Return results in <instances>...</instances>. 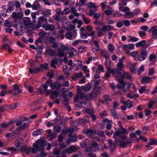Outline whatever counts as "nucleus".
<instances>
[{
    "label": "nucleus",
    "mask_w": 157,
    "mask_h": 157,
    "mask_svg": "<svg viewBox=\"0 0 157 157\" xmlns=\"http://www.w3.org/2000/svg\"><path fill=\"white\" fill-rule=\"evenodd\" d=\"M87 6L89 8H93L94 11H96L97 10V7L96 6L94 3L93 2L89 3L87 4Z\"/></svg>",
    "instance_id": "c756f323"
},
{
    "label": "nucleus",
    "mask_w": 157,
    "mask_h": 157,
    "mask_svg": "<svg viewBox=\"0 0 157 157\" xmlns=\"http://www.w3.org/2000/svg\"><path fill=\"white\" fill-rule=\"evenodd\" d=\"M132 77L131 76L130 74L127 72H124V71L121 74H118L117 76H116V79L119 81L122 86H125V83L123 81V80L126 78L127 79H131Z\"/></svg>",
    "instance_id": "7ed1b4c3"
},
{
    "label": "nucleus",
    "mask_w": 157,
    "mask_h": 157,
    "mask_svg": "<svg viewBox=\"0 0 157 157\" xmlns=\"http://www.w3.org/2000/svg\"><path fill=\"white\" fill-rule=\"evenodd\" d=\"M50 87L52 89L59 90V82L57 81L55 82L51 83L50 85Z\"/></svg>",
    "instance_id": "6ab92c4d"
},
{
    "label": "nucleus",
    "mask_w": 157,
    "mask_h": 157,
    "mask_svg": "<svg viewBox=\"0 0 157 157\" xmlns=\"http://www.w3.org/2000/svg\"><path fill=\"white\" fill-rule=\"evenodd\" d=\"M138 53L137 51H133L130 53V55L132 57H135L137 56Z\"/></svg>",
    "instance_id": "3c124183"
},
{
    "label": "nucleus",
    "mask_w": 157,
    "mask_h": 157,
    "mask_svg": "<svg viewBox=\"0 0 157 157\" xmlns=\"http://www.w3.org/2000/svg\"><path fill=\"white\" fill-rule=\"evenodd\" d=\"M60 44V48H59V57L64 56L67 53V51L68 49L67 45H64L63 43L61 42Z\"/></svg>",
    "instance_id": "39448f33"
},
{
    "label": "nucleus",
    "mask_w": 157,
    "mask_h": 157,
    "mask_svg": "<svg viewBox=\"0 0 157 157\" xmlns=\"http://www.w3.org/2000/svg\"><path fill=\"white\" fill-rule=\"evenodd\" d=\"M57 135V134L56 132H53L52 134H48L47 135V137H49V140L51 141L55 137H56V136Z\"/></svg>",
    "instance_id": "72a5a7b5"
},
{
    "label": "nucleus",
    "mask_w": 157,
    "mask_h": 157,
    "mask_svg": "<svg viewBox=\"0 0 157 157\" xmlns=\"http://www.w3.org/2000/svg\"><path fill=\"white\" fill-rule=\"evenodd\" d=\"M104 11L107 15L112 14L113 13V11L112 10H104Z\"/></svg>",
    "instance_id": "bf43d9fd"
},
{
    "label": "nucleus",
    "mask_w": 157,
    "mask_h": 157,
    "mask_svg": "<svg viewBox=\"0 0 157 157\" xmlns=\"http://www.w3.org/2000/svg\"><path fill=\"white\" fill-rule=\"evenodd\" d=\"M52 95L50 97L52 99H55L57 98L58 95L59 93L57 91L51 90Z\"/></svg>",
    "instance_id": "7c9ffc66"
},
{
    "label": "nucleus",
    "mask_w": 157,
    "mask_h": 157,
    "mask_svg": "<svg viewBox=\"0 0 157 157\" xmlns=\"http://www.w3.org/2000/svg\"><path fill=\"white\" fill-rule=\"evenodd\" d=\"M86 48L85 46L80 47L78 48V51L79 52L82 53L85 50Z\"/></svg>",
    "instance_id": "774afa93"
},
{
    "label": "nucleus",
    "mask_w": 157,
    "mask_h": 157,
    "mask_svg": "<svg viewBox=\"0 0 157 157\" xmlns=\"http://www.w3.org/2000/svg\"><path fill=\"white\" fill-rule=\"evenodd\" d=\"M149 144L150 145H156L157 144V140L153 138L150 139Z\"/></svg>",
    "instance_id": "473e14b6"
},
{
    "label": "nucleus",
    "mask_w": 157,
    "mask_h": 157,
    "mask_svg": "<svg viewBox=\"0 0 157 157\" xmlns=\"http://www.w3.org/2000/svg\"><path fill=\"white\" fill-rule=\"evenodd\" d=\"M81 90L80 89L78 88L77 90V94H76L74 97V101H75L78 102L79 96L80 94L82 93Z\"/></svg>",
    "instance_id": "c85d7f7f"
},
{
    "label": "nucleus",
    "mask_w": 157,
    "mask_h": 157,
    "mask_svg": "<svg viewBox=\"0 0 157 157\" xmlns=\"http://www.w3.org/2000/svg\"><path fill=\"white\" fill-rule=\"evenodd\" d=\"M98 144L97 142H93L92 143V146L96 148L97 150H99L100 148L98 147Z\"/></svg>",
    "instance_id": "052dcab7"
},
{
    "label": "nucleus",
    "mask_w": 157,
    "mask_h": 157,
    "mask_svg": "<svg viewBox=\"0 0 157 157\" xmlns=\"http://www.w3.org/2000/svg\"><path fill=\"white\" fill-rule=\"evenodd\" d=\"M42 27L44 28L46 31H52L55 29V26L53 25L43 24L42 25Z\"/></svg>",
    "instance_id": "4468645a"
},
{
    "label": "nucleus",
    "mask_w": 157,
    "mask_h": 157,
    "mask_svg": "<svg viewBox=\"0 0 157 157\" xmlns=\"http://www.w3.org/2000/svg\"><path fill=\"white\" fill-rule=\"evenodd\" d=\"M123 25L127 27L129 26L130 25V21L128 20H122Z\"/></svg>",
    "instance_id": "8fccbe9b"
},
{
    "label": "nucleus",
    "mask_w": 157,
    "mask_h": 157,
    "mask_svg": "<svg viewBox=\"0 0 157 157\" xmlns=\"http://www.w3.org/2000/svg\"><path fill=\"white\" fill-rule=\"evenodd\" d=\"M127 4V2H120L119 4V9L122 12H124L125 14L128 11H130V9L128 7H124L123 6H125Z\"/></svg>",
    "instance_id": "6e6552de"
},
{
    "label": "nucleus",
    "mask_w": 157,
    "mask_h": 157,
    "mask_svg": "<svg viewBox=\"0 0 157 157\" xmlns=\"http://www.w3.org/2000/svg\"><path fill=\"white\" fill-rule=\"evenodd\" d=\"M121 134L120 131H115L113 136V138L116 140V141L117 140V136H120Z\"/></svg>",
    "instance_id": "a18cd8bd"
},
{
    "label": "nucleus",
    "mask_w": 157,
    "mask_h": 157,
    "mask_svg": "<svg viewBox=\"0 0 157 157\" xmlns=\"http://www.w3.org/2000/svg\"><path fill=\"white\" fill-rule=\"evenodd\" d=\"M103 99L107 104H108L109 102H111L112 101L111 98L107 94L104 95Z\"/></svg>",
    "instance_id": "b1692460"
},
{
    "label": "nucleus",
    "mask_w": 157,
    "mask_h": 157,
    "mask_svg": "<svg viewBox=\"0 0 157 157\" xmlns=\"http://www.w3.org/2000/svg\"><path fill=\"white\" fill-rule=\"evenodd\" d=\"M111 113L112 115L114 118L116 119L117 118V114L115 110H112Z\"/></svg>",
    "instance_id": "4d7b16f0"
},
{
    "label": "nucleus",
    "mask_w": 157,
    "mask_h": 157,
    "mask_svg": "<svg viewBox=\"0 0 157 157\" xmlns=\"http://www.w3.org/2000/svg\"><path fill=\"white\" fill-rule=\"evenodd\" d=\"M23 140L21 138H20L19 139L16 140V143L15 144L16 147H19L20 146L21 142H22Z\"/></svg>",
    "instance_id": "603ef678"
},
{
    "label": "nucleus",
    "mask_w": 157,
    "mask_h": 157,
    "mask_svg": "<svg viewBox=\"0 0 157 157\" xmlns=\"http://www.w3.org/2000/svg\"><path fill=\"white\" fill-rule=\"evenodd\" d=\"M23 23L25 27L28 29L29 28V25L31 24V21L29 19H27L24 21Z\"/></svg>",
    "instance_id": "f704fd0d"
},
{
    "label": "nucleus",
    "mask_w": 157,
    "mask_h": 157,
    "mask_svg": "<svg viewBox=\"0 0 157 157\" xmlns=\"http://www.w3.org/2000/svg\"><path fill=\"white\" fill-rule=\"evenodd\" d=\"M81 22L82 21H81V20L78 19V17L75 18L73 21V23L74 24H75L76 23H80L81 24Z\"/></svg>",
    "instance_id": "680f3d73"
},
{
    "label": "nucleus",
    "mask_w": 157,
    "mask_h": 157,
    "mask_svg": "<svg viewBox=\"0 0 157 157\" xmlns=\"http://www.w3.org/2000/svg\"><path fill=\"white\" fill-rule=\"evenodd\" d=\"M106 69L107 71L105 72L104 77L105 79L106 78L107 79L110 77L111 73L113 75L116 77V76H117L118 74H121L123 72V70H119L118 69L115 68L112 69L107 66H106Z\"/></svg>",
    "instance_id": "f03ea898"
},
{
    "label": "nucleus",
    "mask_w": 157,
    "mask_h": 157,
    "mask_svg": "<svg viewBox=\"0 0 157 157\" xmlns=\"http://www.w3.org/2000/svg\"><path fill=\"white\" fill-rule=\"evenodd\" d=\"M113 123V121L111 120H109V123H108L107 124L106 128L108 130H110L111 128V126Z\"/></svg>",
    "instance_id": "864d4df0"
},
{
    "label": "nucleus",
    "mask_w": 157,
    "mask_h": 157,
    "mask_svg": "<svg viewBox=\"0 0 157 157\" xmlns=\"http://www.w3.org/2000/svg\"><path fill=\"white\" fill-rule=\"evenodd\" d=\"M48 63H45L43 64H41L40 65V66L42 69H45L47 68L48 67Z\"/></svg>",
    "instance_id": "e2e57ef3"
},
{
    "label": "nucleus",
    "mask_w": 157,
    "mask_h": 157,
    "mask_svg": "<svg viewBox=\"0 0 157 157\" xmlns=\"http://www.w3.org/2000/svg\"><path fill=\"white\" fill-rule=\"evenodd\" d=\"M69 138H71V141L73 142H75L77 139V137L76 136L74 135L72 136L71 134L69 135Z\"/></svg>",
    "instance_id": "6e6d98bb"
},
{
    "label": "nucleus",
    "mask_w": 157,
    "mask_h": 157,
    "mask_svg": "<svg viewBox=\"0 0 157 157\" xmlns=\"http://www.w3.org/2000/svg\"><path fill=\"white\" fill-rule=\"evenodd\" d=\"M7 6L8 8L6 11L7 13H10L14 10V5L13 2H9L8 3Z\"/></svg>",
    "instance_id": "ddd939ff"
},
{
    "label": "nucleus",
    "mask_w": 157,
    "mask_h": 157,
    "mask_svg": "<svg viewBox=\"0 0 157 157\" xmlns=\"http://www.w3.org/2000/svg\"><path fill=\"white\" fill-rule=\"evenodd\" d=\"M92 93L94 97H97L100 94V91L98 90H94Z\"/></svg>",
    "instance_id": "4c0bfd02"
},
{
    "label": "nucleus",
    "mask_w": 157,
    "mask_h": 157,
    "mask_svg": "<svg viewBox=\"0 0 157 157\" xmlns=\"http://www.w3.org/2000/svg\"><path fill=\"white\" fill-rule=\"evenodd\" d=\"M125 57L124 56H123L121 58L119 59V62L117 64V68L119 70H122L124 67V65L123 63L124 60L125 59Z\"/></svg>",
    "instance_id": "f8f14e48"
},
{
    "label": "nucleus",
    "mask_w": 157,
    "mask_h": 157,
    "mask_svg": "<svg viewBox=\"0 0 157 157\" xmlns=\"http://www.w3.org/2000/svg\"><path fill=\"white\" fill-rule=\"evenodd\" d=\"M40 5L39 4H33V5L32 7L33 9L35 10H36L38 9H39L40 8Z\"/></svg>",
    "instance_id": "0e129e2a"
},
{
    "label": "nucleus",
    "mask_w": 157,
    "mask_h": 157,
    "mask_svg": "<svg viewBox=\"0 0 157 157\" xmlns=\"http://www.w3.org/2000/svg\"><path fill=\"white\" fill-rule=\"evenodd\" d=\"M121 102L122 104L126 105L128 109L131 108L132 106V102L128 100L126 101H121Z\"/></svg>",
    "instance_id": "5701e85b"
},
{
    "label": "nucleus",
    "mask_w": 157,
    "mask_h": 157,
    "mask_svg": "<svg viewBox=\"0 0 157 157\" xmlns=\"http://www.w3.org/2000/svg\"><path fill=\"white\" fill-rule=\"evenodd\" d=\"M156 60V56L153 53L151 54L149 56V60L151 63L150 64L149 66L151 65L154 64Z\"/></svg>",
    "instance_id": "2eb2a0df"
},
{
    "label": "nucleus",
    "mask_w": 157,
    "mask_h": 157,
    "mask_svg": "<svg viewBox=\"0 0 157 157\" xmlns=\"http://www.w3.org/2000/svg\"><path fill=\"white\" fill-rule=\"evenodd\" d=\"M59 122V117L57 116L53 121V124L55 125L54 129L57 132H59V126L57 124Z\"/></svg>",
    "instance_id": "dca6fc26"
},
{
    "label": "nucleus",
    "mask_w": 157,
    "mask_h": 157,
    "mask_svg": "<svg viewBox=\"0 0 157 157\" xmlns=\"http://www.w3.org/2000/svg\"><path fill=\"white\" fill-rule=\"evenodd\" d=\"M125 86H122V88H123V90L124 92H126L129 88L130 85L129 83L126 84L125 83Z\"/></svg>",
    "instance_id": "58836bf2"
},
{
    "label": "nucleus",
    "mask_w": 157,
    "mask_h": 157,
    "mask_svg": "<svg viewBox=\"0 0 157 157\" xmlns=\"http://www.w3.org/2000/svg\"><path fill=\"white\" fill-rule=\"evenodd\" d=\"M94 97V95L91 93L87 94L85 96V98L86 100L89 101L91 100Z\"/></svg>",
    "instance_id": "a19ab883"
},
{
    "label": "nucleus",
    "mask_w": 157,
    "mask_h": 157,
    "mask_svg": "<svg viewBox=\"0 0 157 157\" xmlns=\"http://www.w3.org/2000/svg\"><path fill=\"white\" fill-rule=\"evenodd\" d=\"M66 38L69 40H71L72 38V35L71 32H68L66 34Z\"/></svg>",
    "instance_id": "338daca9"
},
{
    "label": "nucleus",
    "mask_w": 157,
    "mask_h": 157,
    "mask_svg": "<svg viewBox=\"0 0 157 157\" xmlns=\"http://www.w3.org/2000/svg\"><path fill=\"white\" fill-rule=\"evenodd\" d=\"M108 48L110 52H113L114 50V46L111 43H109L108 45Z\"/></svg>",
    "instance_id": "c03bdc74"
},
{
    "label": "nucleus",
    "mask_w": 157,
    "mask_h": 157,
    "mask_svg": "<svg viewBox=\"0 0 157 157\" xmlns=\"http://www.w3.org/2000/svg\"><path fill=\"white\" fill-rule=\"evenodd\" d=\"M29 126V124L27 123H24V124L21 127L17 128L16 131H14L13 135L18 136L19 133L18 131L19 130L21 131L24 130L25 128H28Z\"/></svg>",
    "instance_id": "1a4fd4ad"
},
{
    "label": "nucleus",
    "mask_w": 157,
    "mask_h": 157,
    "mask_svg": "<svg viewBox=\"0 0 157 157\" xmlns=\"http://www.w3.org/2000/svg\"><path fill=\"white\" fill-rule=\"evenodd\" d=\"M106 4V2H104L101 3L102 9L103 11L107 10V9H111V8L108 5H107Z\"/></svg>",
    "instance_id": "393cba45"
},
{
    "label": "nucleus",
    "mask_w": 157,
    "mask_h": 157,
    "mask_svg": "<svg viewBox=\"0 0 157 157\" xmlns=\"http://www.w3.org/2000/svg\"><path fill=\"white\" fill-rule=\"evenodd\" d=\"M5 6H3L2 7V10L1 11V15L4 17H6L7 16L6 11V10L5 8Z\"/></svg>",
    "instance_id": "c9c22d12"
},
{
    "label": "nucleus",
    "mask_w": 157,
    "mask_h": 157,
    "mask_svg": "<svg viewBox=\"0 0 157 157\" xmlns=\"http://www.w3.org/2000/svg\"><path fill=\"white\" fill-rule=\"evenodd\" d=\"M148 52L144 49H143L138 56V60L140 61L145 60L147 57Z\"/></svg>",
    "instance_id": "0eeeda50"
},
{
    "label": "nucleus",
    "mask_w": 157,
    "mask_h": 157,
    "mask_svg": "<svg viewBox=\"0 0 157 157\" xmlns=\"http://www.w3.org/2000/svg\"><path fill=\"white\" fill-rule=\"evenodd\" d=\"M69 11L70 10L68 8H65L63 10L62 12L59 11V14L61 13H62L63 14H67L69 13Z\"/></svg>",
    "instance_id": "69168bd1"
},
{
    "label": "nucleus",
    "mask_w": 157,
    "mask_h": 157,
    "mask_svg": "<svg viewBox=\"0 0 157 157\" xmlns=\"http://www.w3.org/2000/svg\"><path fill=\"white\" fill-rule=\"evenodd\" d=\"M14 122L12 121H10L9 123H2L1 124V126L2 128H6L7 127H8L9 126V125H10L11 124H12Z\"/></svg>",
    "instance_id": "e433bc0d"
},
{
    "label": "nucleus",
    "mask_w": 157,
    "mask_h": 157,
    "mask_svg": "<svg viewBox=\"0 0 157 157\" xmlns=\"http://www.w3.org/2000/svg\"><path fill=\"white\" fill-rule=\"evenodd\" d=\"M119 141V144L121 148H124L126 147L127 146L129 145L131 142V140L129 138L127 139L126 141L123 140H117V141Z\"/></svg>",
    "instance_id": "9d476101"
},
{
    "label": "nucleus",
    "mask_w": 157,
    "mask_h": 157,
    "mask_svg": "<svg viewBox=\"0 0 157 157\" xmlns=\"http://www.w3.org/2000/svg\"><path fill=\"white\" fill-rule=\"evenodd\" d=\"M101 53L102 56L105 59H107L108 57L107 56V52L104 50H102L101 51Z\"/></svg>",
    "instance_id": "5fc2aeb1"
},
{
    "label": "nucleus",
    "mask_w": 157,
    "mask_h": 157,
    "mask_svg": "<svg viewBox=\"0 0 157 157\" xmlns=\"http://www.w3.org/2000/svg\"><path fill=\"white\" fill-rule=\"evenodd\" d=\"M81 88L83 91L88 92L91 89L90 84V83H87L85 85L82 86Z\"/></svg>",
    "instance_id": "aec40b11"
},
{
    "label": "nucleus",
    "mask_w": 157,
    "mask_h": 157,
    "mask_svg": "<svg viewBox=\"0 0 157 157\" xmlns=\"http://www.w3.org/2000/svg\"><path fill=\"white\" fill-rule=\"evenodd\" d=\"M149 32L151 33L152 35L154 36H157V26H154L152 27L149 30Z\"/></svg>",
    "instance_id": "f3484780"
},
{
    "label": "nucleus",
    "mask_w": 157,
    "mask_h": 157,
    "mask_svg": "<svg viewBox=\"0 0 157 157\" xmlns=\"http://www.w3.org/2000/svg\"><path fill=\"white\" fill-rule=\"evenodd\" d=\"M102 28L105 31V33H106V31L114 29V27L110 25H105Z\"/></svg>",
    "instance_id": "4be33fe9"
},
{
    "label": "nucleus",
    "mask_w": 157,
    "mask_h": 157,
    "mask_svg": "<svg viewBox=\"0 0 157 157\" xmlns=\"http://www.w3.org/2000/svg\"><path fill=\"white\" fill-rule=\"evenodd\" d=\"M146 44V42L145 40H142L140 41L137 42L136 45L137 48H139L140 47H143Z\"/></svg>",
    "instance_id": "a878e982"
},
{
    "label": "nucleus",
    "mask_w": 157,
    "mask_h": 157,
    "mask_svg": "<svg viewBox=\"0 0 157 157\" xmlns=\"http://www.w3.org/2000/svg\"><path fill=\"white\" fill-rule=\"evenodd\" d=\"M103 33H105V31L102 28H101L97 32V35L99 37H101L103 35Z\"/></svg>",
    "instance_id": "79ce46f5"
},
{
    "label": "nucleus",
    "mask_w": 157,
    "mask_h": 157,
    "mask_svg": "<svg viewBox=\"0 0 157 157\" xmlns=\"http://www.w3.org/2000/svg\"><path fill=\"white\" fill-rule=\"evenodd\" d=\"M57 60L56 58H55L54 59L52 60L51 61V66L52 67H54V68H56V66L55 65L57 63Z\"/></svg>",
    "instance_id": "de8ad7c7"
},
{
    "label": "nucleus",
    "mask_w": 157,
    "mask_h": 157,
    "mask_svg": "<svg viewBox=\"0 0 157 157\" xmlns=\"http://www.w3.org/2000/svg\"><path fill=\"white\" fill-rule=\"evenodd\" d=\"M47 141L44 140L39 139L36 141V143L33 144V147L32 148L29 147L27 148L26 151L27 155H29L31 151L33 153H35L36 151H42L43 149V147L46 146Z\"/></svg>",
    "instance_id": "f257e3e1"
},
{
    "label": "nucleus",
    "mask_w": 157,
    "mask_h": 157,
    "mask_svg": "<svg viewBox=\"0 0 157 157\" xmlns=\"http://www.w3.org/2000/svg\"><path fill=\"white\" fill-rule=\"evenodd\" d=\"M129 37L130 40L128 41H131L132 42H135L138 41L139 40V39L137 38H136L134 37H133L131 36H129Z\"/></svg>",
    "instance_id": "09e8293b"
},
{
    "label": "nucleus",
    "mask_w": 157,
    "mask_h": 157,
    "mask_svg": "<svg viewBox=\"0 0 157 157\" xmlns=\"http://www.w3.org/2000/svg\"><path fill=\"white\" fill-rule=\"evenodd\" d=\"M13 95H17L19 94L20 93H21L22 91V89L20 88L19 86L17 84H15L13 85Z\"/></svg>",
    "instance_id": "9b49d317"
},
{
    "label": "nucleus",
    "mask_w": 157,
    "mask_h": 157,
    "mask_svg": "<svg viewBox=\"0 0 157 157\" xmlns=\"http://www.w3.org/2000/svg\"><path fill=\"white\" fill-rule=\"evenodd\" d=\"M77 150V147L74 145L70 146L68 148L64 150L62 152V156L63 157H66L65 154L66 153L70 154L75 151Z\"/></svg>",
    "instance_id": "20e7f679"
},
{
    "label": "nucleus",
    "mask_w": 157,
    "mask_h": 157,
    "mask_svg": "<svg viewBox=\"0 0 157 157\" xmlns=\"http://www.w3.org/2000/svg\"><path fill=\"white\" fill-rule=\"evenodd\" d=\"M151 78L149 77H145L143 78L141 80L142 84H147L149 83L151 80Z\"/></svg>",
    "instance_id": "cd10ccee"
},
{
    "label": "nucleus",
    "mask_w": 157,
    "mask_h": 157,
    "mask_svg": "<svg viewBox=\"0 0 157 157\" xmlns=\"http://www.w3.org/2000/svg\"><path fill=\"white\" fill-rule=\"evenodd\" d=\"M96 132L95 130L91 129L86 130L84 132V133L85 134L90 136H91L94 134H95Z\"/></svg>",
    "instance_id": "a211bd4d"
},
{
    "label": "nucleus",
    "mask_w": 157,
    "mask_h": 157,
    "mask_svg": "<svg viewBox=\"0 0 157 157\" xmlns=\"http://www.w3.org/2000/svg\"><path fill=\"white\" fill-rule=\"evenodd\" d=\"M137 13L136 12L133 13L132 12H130V11H128L127 13L124 14V16H125L126 18L129 19L131 18L134 16L135 14Z\"/></svg>",
    "instance_id": "412c9836"
},
{
    "label": "nucleus",
    "mask_w": 157,
    "mask_h": 157,
    "mask_svg": "<svg viewBox=\"0 0 157 157\" xmlns=\"http://www.w3.org/2000/svg\"><path fill=\"white\" fill-rule=\"evenodd\" d=\"M123 47L124 48H128L129 50H132L134 49V45L133 44H126L124 45Z\"/></svg>",
    "instance_id": "2f4dec72"
},
{
    "label": "nucleus",
    "mask_w": 157,
    "mask_h": 157,
    "mask_svg": "<svg viewBox=\"0 0 157 157\" xmlns=\"http://www.w3.org/2000/svg\"><path fill=\"white\" fill-rule=\"evenodd\" d=\"M47 53L51 56H53L56 54V52L51 49H48L47 50Z\"/></svg>",
    "instance_id": "37998d69"
},
{
    "label": "nucleus",
    "mask_w": 157,
    "mask_h": 157,
    "mask_svg": "<svg viewBox=\"0 0 157 157\" xmlns=\"http://www.w3.org/2000/svg\"><path fill=\"white\" fill-rule=\"evenodd\" d=\"M146 87L145 86H142L139 90V92L140 94H142L146 90Z\"/></svg>",
    "instance_id": "13d9d810"
},
{
    "label": "nucleus",
    "mask_w": 157,
    "mask_h": 157,
    "mask_svg": "<svg viewBox=\"0 0 157 157\" xmlns=\"http://www.w3.org/2000/svg\"><path fill=\"white\" fill-rule=\"evenodd\" d=\"M23 13L22 12L17 13L16 12H14L12 15V17L14 18V21L16 23L19 22L20 19L23 17Z\"/></svg>",
    "instance_id": "423d86ee"
},
{
    "label": "nucleus",
    "mask_w": 157,
    "mask_h": 157,
    "mask_svg": "<svg viewBox=\"0 0 157 157\" xmlns=\"http://www.w3.org/2000/svg\"><path fill=\"white\" fill-rule=\"evenodd\" d=\"M44 132V130L43 129H40L34 132L32 134L33 136H36L43 134Z\"/></svg>",
    "instance_id": "bb28decb"
},
{
    "label": "nucleus",
    "mask_w": 157,
    "mask_h": 157,
    "mask_svg": "<svg viewBox=\"0 0 157 157\" xmlns=\"http://www.w3.org/2000/svg\"><path fill=\"white\" fill-rule=\"evenodd\" d=\"M82 111L84 113H87L91 115L93 113V110L92 109L90 108L85 109H83Z\"/></svg>",
    "instance_id": "ea45409f"
},
{
    "label": "nucleus",
    "mask_w": 157,
    "mask_h": 157,
    "mask_svg": "<svg viewBox=\"0 0 157 157\" xmlns=\"http://www.w3.org/2000/svg\"><path fill=\"white\" fill-rule=\"evenodd\" d=\"M121 134L123 135H127L129 133L124 128H122L120 129V131Z\"/></svg>",
    "instance_id": "49530a36"
}]
</instances>
